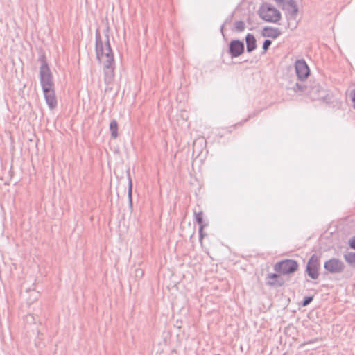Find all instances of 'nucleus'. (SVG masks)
Wrapping results in <instances>:
<instances>
[{
	"instance_id": "nucleus-1",
	"label": "nucleus",
	"mask_w": 355,
	"mask_h": 355,
	"mask_svg": "<svg viewBox=\"0 0 355 355\" xmlns=\"http://www.w3.org/2000/svg\"><path fill=\"white\" fill-rule=\"evenodd\" d=\"M96 54L98 63L103 68L105 73L113 76L115 63L114 54L108 38L104 41L97 40Z\"/></svg>"
},
{
	"instance_id": "nucleus-2",
	"label": "nucleus",
	"mask_w": 355,
	"mask_h": 355,
	"mask_svg": "<svg viewBox=\"0 0 355 355\" xmlns=\"http://www.w3.org/2000/svg\"><path fill=\"white\" fill-rule=\"evenodd\" d=\"M259 15L263 20L268 22L276 23L281 19L280 12L275 6L267 3L261 6Z\"/></svg>"
},
{
	"instance_id": "nucleus-3",
	"label": "nucleus",
	"mask_w": 355,
	"mask_h": 355,
	"mask_svg": "<svg viewBox=\"0 0 355 355\" xmlns=\"http://www.w3.org/2000/svg\"><path fill=\"white\" fill-rule=\"evenodd\" d=\"M40 76L42 89L54 88L53 74L46 62H43L40 67Z\"/></svg>"
},
{
	"instance_id": "nucleus-4",
	"label": "nucleus",
	"mask_w": 355,
	"mask_h": 355,
	"mask_svg": "<svg viewBox=\"0 0 355 355\" xmlns=\"http://www.w3.org/2000/svg\"><path fill=\"white\" fill-rule=\"evenodd\" d=\"M298 268L297 263L291 259H286L278 262L275 266V271L282 274H290L295 272Z\"/></svg>"
},
{
	"instance_id": "nucleus-5",
	"label": "nucleus",
	"mask_w": 355,
	"mask_h": 355,
	"mask_svg": "<svg viewBox=\"0 0 355 355\" xmlns=\"http://www.w3.org/2000/svg\"><path fill=\"white\" fill-rule=\"evenodd\" d=\"M44 97L48 107L54 110L58 106V100L55 95V88L42 89Z\"/></svg>"
},
{
	"instance_id": "nucleus-6",
	"label": "nucleus",
	"mask_w": 355,
	"mask_h": 355,
	"mask_svg": "<svg viewBox=\"0 0 355 355\" xmlns=\"http://www.w3.org/2000/svg\"><path fill=\"white\" fill-rule=\"evenodd\" d=\"M295 71L298 78L301 80L306 78L310 73V70L304 60H297L295 62Z\"/></svg>"
},
{
	"instance_id": "nucleus-7",
	"label": "nucleus",
	"mask_w": 355,
	"mask_h": 355,
	"mask_svg": "<svg viewBox=\"0 0 355 355\" xmlns=\"http://www.w3.org/2000/svg\"><path fill=\"white\" fill-rule=\"evenodd\" d=\"M276 3L288 12L295 15L297 12V6L293 0H275Z\"/></svg>"
},
{
	"instance_id": "nucleus-8",
	"label": "nucleus",
	"mask_w": 355,
	"mask_h": 355,
	"mask_svg": "<svg viewBox=\"0 0 355 355\" xmlns=\"http://www.w3.org/2000/svg\"><path fill=\"white\" fill-rule=\"evenodd\" d=\"M318 266L319 264L318 258L315 256L311 257L308 262L307 271L309 275L313 279H316L318 277Z\"/></svg>"
},
{
	"instance_id": "nucleus-9",
	"label": "nucleus",
	"mask_w": 355,
	"mask_h": 355,
	"mask_svg": "<svg viewBox=\"0 0 355 355\" xmlns=\"http://www.w3.org/2000/svg\"><path fill=\"white\" fill-rule=\"evenodd\" d=\"M244 49L243 44L239 41H233L230 44V52L234 57L240 55Z\"/></svg>"
},
{
	"instance_id": "nucleus-10",
	"label": "nucleus",
	"mask_w": 355,
	"mask_h": 355,
	"mask_svg": "<svg viewBox=\"0 0 355 355\" xmlns=\"http://www.w3.org/2000/svg\"><path fill=\"white\" fill-rule=\"evenodd\" d=\"M247 49L252 51L256 48V40L252 35L248 34L246 36Z\"/></svg>"
},
{
	"instance_id": "nucleus-11",
	"label": "nucleus",
	"mask_w": 355,
	"mask_h": 355,
	"mask_svg": "<svg viewBox=\"0 0 355 355\" xmlns=\"http://www.w3.org/2000/svg\"><path fill=\"white\" fill-rule=\"evenodd\" d=\"M264 34L265 35L268 36V37H272V38H276L277 37L279 34H280V32L278 29L277 28H266L264 29Z\"/></svg>"
},
{
	"instance_id": "nucleus-12",
	"label": "nucleus",
	"mask_w": 355,
	"mask_h": 355,
	"mask_svg": "<svg viewBox=\"0 0 355 355\" xmlns=\"http://www.w3.org/2000/svg\"><path fill=\"white\" fill-rule=\"evenodd\" d=\"M110 130L112 137L116 139L118 137V123L116 120H112L110 123Z\"/></svg>"
},
{
	"instance_id": "nucleus-13",
	"label": "nucleus",
	"mask_w": 355,
	"mask_h": 355,
	"mask_svg": "<svg viewBox=\"0 0 355 355\" xmlns=\"http://www.w3.org/2000/svg\"><path fill=\"white\" fill-rule=\"evenodd\" d=\"M279 276L277 274H269L267 276L268 284L270 285H282V283H277Z\"/></svg>"
},
{
	"instance_id": "nucleus-14",
	"label": "nucleus",
	"mask_w": 355,
	"mask_h": 355,
	"mask_svg": "<svg viewBox=\"0 0 355 355\" xmlns=\"http://www.w3.org/2000/svg\"><path fill=\"white\" fill-rule=\"evenodd\" d=\"M196 219L198 223L200 225V229H199L200 234V236L202 237V230H203L204 227L205 226V225H203L202 213V212L197 213L196 214Z\"/></svg>"
},
{
	"instance_id": "nucleus-15",
	"label": "nucleus",
	"mask_w": 355,
	"mask_h": 355,
	"mask_svg": "<svg viewBox=\"0 0 355 355\" xmlns=\"http://www.w3.org/2000/svg\"><path fill=\"white\" fill-rule=\"evenodd\" d=\"M346 260L351 263H355V253L350 252L346 255Z\"/></svg>"
},
{
	"instance_id": "nucleus-16",
	"label": "nucleus",
	"mask_w": 355,
	"mask_h": 355,
	"mask_svg": "<svg viewBox=\"0 0 355 355\" xmlns=\"http://www.w3.org/2000/svg\"><path fill=\"white\" fill-rule=\"evenodd\" d=\"M324 267L329 271H330V272L333 271V261L331 260L327 261Z\"/></svg>"
},
{
	"instance_id": "nucleus-17",
	"label": "nucleus",
	"mask_w": 355,
	"mask_h": 355,
	"mask_svg": "<svg viewBox=\"0 0 355 355\" xmlns=\"http://www.w3.org/2000/svg\"><path fill=\"white\" fill-rule=\"evenodd\" d=\"M271 44V41L269 40H266L263 45V49L264 50V52H266L268 49L269 48L270 45Z\"/></svg>"
},
{
	"instance_id": "nucleus-18",
	"label": "nucleus",
	"mask_w": 355,
	"mask_h": 355,
	"mask_svg": "<svg viewBox=\"0 0 355 355\" xmlns=\"http://www.w3.org/2000/svg\"><path fill=\"white\" fill-rule=\"evenodd\" d=\"M132 182L131 179L129 180V186H128V196L130 199L132 198Z\"/></svg>"
},
{
	"instance_id": "nucleus-19",
	"label": "nucleus",
	"mask_w": 355,
	"mask_h": 355,
	"mask_svg": "<svg viewBox=\"0 0 355 355\" xmlns=\"http://www.w3.org/2000/svg\"><path fill=\"white\" fill-rule=\"evenodd\" d=\"M313 300V297H307L304 299V302H303V304L302 305L304 306H307Z\"/></svg>"
},
{
	"instance_id": "nucleus-20",
	"label": "nucleus",
	"mask_w": 355,
	"mask_h": 355,
	"mask_svg": "<svg viewBox=\"0 0 355 355\" xmlns=\"http://www.w3.org/2000/svg\"><path fill=\"white\" fill-rule=\"evenodd\" d=\"M351 98L353 103L354 107L355 108V90L351 92Z\"/></svg>"
},
{
	"instance_id": "nucleus-21",
	"label": "nucleus",
	"mask_w": 355,
	"mask_h": 355,
	"mask_svg": "<svg viewBox=\"0 0 355 355\" xmlns=\"http://www.w3.org/2000/svg\"><path fill=\"white\" fill-rule=\"evenodd\" d=\"M349 245L352 248L355 249V236L350 239Z\"/></svg>"
}]
</instances>
